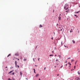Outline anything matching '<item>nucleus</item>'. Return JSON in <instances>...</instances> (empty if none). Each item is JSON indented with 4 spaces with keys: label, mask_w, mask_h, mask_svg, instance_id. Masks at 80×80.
<instances>
[{
    "label": "nucleus",
    "mask_w": 80,
    "mask_h": 80,
    "mask_svg": "<svg viewBox=\"0 0 80 80\" xmlns=\"http://www.w3.org/2000/svg\"><path fill=\"white\" fill-rule=\"evenodd\" d=\"M70 32H71V31H70Z\"/></svg>",
    "instance_id": "53"
},
{
    "label": "nucleus",
    "mask_w": 80,
    "mask_h": 80,
    "mask_svg": "<svg viewBox=\"0 0 80 80\" xmlns=\"http://www.w3.org/2000/svg\"><path fill=\"white\" fill-rule=\"evenodd\" d=\"M79 12H80V11L77 12H75V13H79Z\"/></svg>",
    "instance_id": "14"
},
{
    "label": "nucleus",
    "mask_w": 80,
    "mask_h": 80,
    "mask_svg": "<svg viewBox=\"0 0 80 80\" xmlns=\"http://www.w3.org/2000/svg\"><path fill=\"white\" fill-rule=\"evenodd\" d=\"M55 67H56V66H55Z\"/></svg>",
    "instance_id": "57"
},
{
    "label": "nucleus",
    "mask_w": 80,
    "mask_h": 80,
    "mask_svg": "<svg viewBox=\"0 0 80 80\" xmlns=\"http://www.w3.org/2000/svg\"><path fill=\"white\" fill-rule=\"evenodd\" d=\"M57 75L58 76H59V74H58Z\"/></svg>",
    "instance_id": "38"
},
{
    "label": "nucleus",
    "mask_w": 80,
    "mask_h": 80,
    "mask_svg": "<svg viewBox=\"0 0 80 80\" xmlns=\"http://www.w3.org/2000/svg\"><path fill=\"white\" fill-rule=\"evenodd\" d=\"M80 80V78H78V79H77V80Z\"/></svg>",
    "instance_id": "17"
},
{
    "label": "nucleus",
    "mask_w": 80,
    "mask_h": 80,
    "mask_svg": "<svg viewBox=\"0 0 80 80\" xmlns=\"http://www.w3.org/2000/svg\"><path fill=\"white\" fill-rule=\"evenodd\" d=\"M23 60L24 61H26V60H27V59H24Z\"/></svg>",
    "instance_id": "19"
},
{
    "label": "nucleus",
    "mask_w": 80,
    "mask_h": 80,
    "mask_svg": "<svg viewBox=\"0 0 80 80\" xmlns=\"http://www.w3.org/2000/svg\"><path fill=\"white\" fill-rule=\"evenodd\" d=\"M59 28H60V27H59Z\"/></svg>",
    "instance_id": "58"
},
{
    "label": "nucleus",
    "mask_w": 80,
    "mask_h": 80,
    "mask_svg": "<svg viewBox=\"0 0 80 80\" xmlns=\"http://www.w3.org/2000/svg\"><path fill=\"white\" fill-rule=\"evenodd\" d=\"M74 62V60H72L71 61V62Z\"/></svg>",
    "instance_id": "18"
},
{
    "label": "nucleus",
    "mask_w": 80,
    "mask_h": 80,
    "mask_svg": "<svg viewBox=\"0 0 80 80\" xmlns=\"http://www.w3.org/2000/svg\"><path fill=\"white\" fill-rule=\"evenodd\" d=\"M60 31H62V29H61Z\"/></svg>",
    "instance_id": "33"
},
{
    "label": "nucleus",
    "mask_w": 80,
    "mask_h": 80,
    "mask_svg": "<svg viewBox=\"0 0 80 80\" xmlns=\"http://www.w3.org/2000/svg\"><path fill=\"white\" fill-rule=\"evenodd\" d=\"M14 74H15V73L14 72H13L12 75H14Z\"/></svg>",
    "instance_id": "25"
},
{
    "label": "nucleus",
    "mask_w": 80,
    "mask_h": 80,
    "mask_svg": "<svg viewBox=\"0 0 80 80\" xmlns=\"http://www.w3.org/2000/svg\"><path fill=\"white\" fill-rule=\"evenodd\" d=\"M63 67V65H62V66L61 67V68H62Z\"/></svg>",
    "instance_id": "34"
},
{
    "label": "nucleus",
    "mask_w": 80,
    "mask_h": 80,
    "mask_svg": "<svg viewBox=\"0 0 80 80\" xmlns=\"http://www.w3.org/2000/svg\"><path fill=\"white\" fill-rule=\"evenodd\" d=\"M55 56H57V55L56 54H55Z\"/></svg>",
    "instance_id": "48"
},
{
    "label": "nucleus",
    "mask_w": 80,
    "mask_h": 80,
    "mask_svg": "<svg viewBox=\"0 0 80 80\" xmlns=\"http://www.w3.org/2000/svg\"><path fill=\"white\" fill-rule=\"evenodd\" d=\"M13 72V70H12L11 71H10L8 73V74H10V73H12Z\"/></svg>",
    "instance_id": "3"
},
{
    "label": "nucleus",
    "mask_w": 80,
    "mask_h": 80,
    "mask_svg": "<svg viewBox=\"0 0 80 80\" xmlns=\"http://www.w3.org/2000/svg\"><path fill=\"white\" fill-rule=\"evenodd\" d=\"M42 25H41V24H40V26H39V28H41V27L42 28Z\"/></svg>",
    "instance_id": "7"
},
{
    "label": "nucleus",
    "mask_w": 80,
    "mask_h": 80,
    "mask_svg": "<svg viewBox=\"0 0 80 80\" xmlns=\"http://www.w3.org/2000/svg\"><path fill=\"white\" fill-rule=\"evenodd\" d=\"M38 61H40V58H39L38 59Z\"/></svg>",
    "instance_id": "24"
},
{
    "label": "nucleus",
    "mask_w": 80,
    "mask_h": 80,
    "mask_svg": "<svg viewBox=\"0 0 80 80\" xmlns=\"http://www.w3.org/2000/svg\"><path fill=\"white\" fill-rule=\"evenodd\" d=\"M75 67H76L75 66L74 67V69H75Z\"/></svg>",
    "instance_id": "26"
},
{
    "label": "nucleus",
    "mask_w": 80,
    "mask_h": 80,
    "mask_svg": "<svg viewBox=\"0 0 80 80\" xmlns=\"http://www.w3.org/2000/svg\"><path fill=\"white\" fill-rule=\"evenodd\" d=\"M73 70L72 69H71V71H73Z\"/></svg>",
    "instance_id": "32"
},
{
    "label": "nucleus",
    "mask_w": 80,
    "mask_h": 80,
    "mask_svg": "<svg viewBox=\"0 0 80 80\" xmlns=\"http://www.w3.org/2000/svg\"><path fill=\"white\" fill-rule=\"evenodd\" d=\"M15 59L14 58L13 59V60H14Z\"/></svg>",
    "instance_id": "56"
},
{
    "label": "nucleus",
    "mask_w": 80,
    "mask_h": 80,
    "mask_svg": "<svg viewBox=\"0 0 80 80\" xmlns=\"http://www.w3.org/2000/svg\"><path fill=\"white\" fill-rule=\"evenodd\" d=\"M35 66H36V67H37V65H35Z\"/></svg>",
    "instance_id": "55"
},
{
    "label": "nucleus",
    "mask_w": 80,
    "mask_h": 80,
    "mask_svg": "<svg viewBox=\"0 0 80 80\" xmlns=\"http://www.w3.org/2000/svg\"><path fill=\"white\" fill-rule=\"evenodd\" d=\"M64 8L65 10H67L68 8V5L67 4H66L64 6Z\"/></svg>",
    "instance_id": "1"
},
{
    "label": "nucleus",
    "mask_w": 80,
    "mask_h": 80,
    "mask_svg": "<svg viewBox=\"0 0 80 80\" xmlns=\"http://www.w3.org/2000/svg\"><path fill=\"white\" fill-rule=\"evenodd\" d=\"M20 75L22 77V72H20Z\"/></svg>",
    "instance_id": "8"
},
{
    "label": "nucleus",
    "mask_w": 80,
    "mask_h": 80,
    "mask_svg": "<svg viewBox=\"0 0 80 80\" xmlns=\"http://www.w3.org/2000/svg\"><path fill=\"white\" fill-rule=\"evenodd\" d=\"M6 68H7V66L6 67Z\"/></svg>",
    "instance_id": "49"
},
{
    "label": "nucleus",
    "mask_w": 80,
    "mask_h": 80,
    "mask_svg": "<svg viewBox=\"0 0 80 80\" xmlns=\"http://www.w3.org/2000/svg\"><path fill=\"white\" fill-rule=\"evenodd\" d=\"M13 68V67L12 68H10L11 69H12V68Z\"/></svg>",
    "instance_id": "40"
},
{
    "label": "nucleus",
    "mask_w": 80,
    "mask_h": 80,
    "mask_svg": "<svg viewBox=\"0 0 80 80\" xmlns=\"http://www.w3.org/2000/svg\"><path fill=\"white\" fill-rule=\"evenodd\" d=\"M52 53H54V51H52Z\"/></svg>",
    "instance_id": "23"
},
{
    "label": "nucleus",
    "mask_w": 80,
    "mask_h": 80,
    "mask_svg": "<svg viewBox=\"0 0 80 80\" xmlns=\"http://www.w3.org/2000/svg\"><path fill=\"white\" fill-rule=\"evenodd\" d=\"M17 66H18V68H19V66L18 65Z\"/></svg>",
    "instance_id": "31"
},
{
    "label": "nucleus",
    "mask_w": 80,
    "mask_h": 80,
    "mask_svg": "<svg viewBox=\"0 0 80 80\" xmlns=\"http://www.w3.org/2000/svg\"><path fill=\"white\" fill-rule=\"evenodd\" d=\"M26 80H28V78H26Z\"/></svg>",
    "instance_id": "41"
},
{
    "label": "nucleus",
    "mask_w": 80,
    "mask_h": 80,
    "mask_svg": "<svg viewBox=\"0 0 80 80\" xmlns=\"http://www.w3.org/2000/svg\"><path fill=\"white\" fill-rule=\"evenodd\" d=\"M11 55V54H9L7 56V57H9V56H10V55Z\"/></svg>",
    "instance_id": "13"
},
{
    "label": "nucleus",
    "mask_w": 80,
    "mask_h": 80,
    "mask_svg": "<svg viewBox=\"0 0 80 80\" xmlns=\"http://www.w3.org/2000/svg\"><path fill=\"white\" fill-rule=\"evenodd\" d=\"M57 25H58V24H57Z\"/></svg>",
    "instance_id": "52"
},
{
    "label": "nucleus",
    "mask_w": 80,
    "mask_h": 80,
    "mask_svg": "<svg viewBox=\"0 0 80 80\" xmlns=\"http://www.w3.org/2000/svg\"><path fill=\"white\" fill-rule=\"evenodd\" d=\"M72 42H73V43H75V41H74L73 40H72Z\"/></svg>",
    "instance_id": "10"
},
{
    "label": "nucleus",
    "mask_w": 80,
    "mask_h": 80,
    "mask_svg": "<svg viewBox=\"0 0 80 80\" xmlns=\"http://www.w3.org/2000/svg\"><path fill=\"white\" fill-rule=\"evenodd\" d=\"M49 56H50V57H51L52 56H53V54H50Z\"/></svg>",
    "instance_id": "15"
},
{
    "label": "nucleus",
    "mask_w": 80,
    "mask_h": 80,
    "mask_svg": "<svg viewBox=\"0 0 80 80\" xmlns=\"http://www.w3.org/2000/svg\"><path fill=\"white\" fill-rule=\"evenodd\" d=\"M78 75H80V72L79 71H78Z\"/></svg>",
    "instance_id": "12"
},
{
    "label": "nucleus",
    "mask_w": 80,
    "mask_h": 80,
    "mask_svg": "<svg viewBox=\"0 0 80 80\" xmlns=\"http://www.w3.org/2000/svg\"><path fill=\"white\" fill-rule=\"evenodd\" d=\"M39 80H40V78H39Z\"/></svg>",
    "instance_id": "47"
},
{
    "label": "nucleus",
    "mask_w": 80,
    "mask_h": 80,
    "mask_svg": "<svg viewBox=\"0 0 80 80\" xmlns=\"http://www.w3.org/2000/svg\"><path fill=\"white\" fill-rule=\"evenodd\" d=\"M56 62H59V60H58V59H57V60H56Z\"/></svg>",
    "instance_id": "11"
},
{
    "label": "nucleus",
    "mask_w": 80,
    "mask_h": 80,
    "mask_svg": "<svg viewBox=\"0 0 80 80\" xmlns=\"http://www.w3.org/2000/svg\"><path fill=\"white\" fill-rule=\"evenodd\" d=\"M71 59V58H68V60L69 59Z\"/></svg>",
    "instance_id": "21"
},
{
    "label": "nucleus",
    "mask_w": 80,
    "mask_h": 80,
    "mask_svg": "<svg viewBox=\"0 0 80 80\" xmlns=\"http://www.w3.org/2000/svg\"><path fill=\"white\" fill-rule=\"evenodd\" d=\"M53 38H51V39H52V40H53Z\"/></svg>",
    "instance_id": "39"
},
{
    "label": "nucleus",
    "mask_w": 80,
    "mask_h": 80,
    "mask_svg": "<svg viewBox=\"0 0 80 80\" xmlns=\"http://www.w3.org/2000/svg\"><path fill=\"white\" fill-rule=\"evenodd\" d=\"M39 75V74H37L36 75V77H38V76Z\"/></svg>",
    "instance_id": "6"
},
{
    "label": "nucleus",
    "mask_w": 80,
    "mask_h": 80,
    "mask_svg": "<svg viewBox=\"0 0 80 80\" xmlns=\"http://www.w3.org/2000/svg\"><path fill=\"white\" fill-rule=\"evenodd\" d=\"M53 33H54V35H55V32H54Z\"/></svg>",
    "instance_id": "37"
},
{
    "label": "nucleus",
    "mask_w": 80,
    "mask_h": 80,
    "mask_svg": "<svg viewBox=\"0 0 80 80\" xmlns=\"http://www.w3.org/2000/svg\"><path fill=\"white\" fill-rule=\"evenodd\" d=\"M46 68H44V70H46Z\"/></svg>",
    "instance_id": "30"
},
{
    "label": "nucleus",
    "mask_w": 80,
    "mask_h": 80,
    "mask_svg": "<svg viewBox=\"0 0 80 80\" xmlns=\"http://www.w3.org/2000/svg\"><path fill=\"white\" fill-rule=\"evenodd\" d=\"M57 65H58V64H57Z\"/></svg>",
    "instance_id": "59"
},
{
    "label": "nucleus",
    "mask_w": 80,
    "mask_h": 80,
    "mask_svg": "<svg viewBox=\"0 0 80 80\" xmlns=\"http://www.w3.org/2000/svg\"><path fill=\"white\" fill-rule=\"evenodd\" d=\"M33 61L34 62H35V59H34V58H33Z\"/></svg>",
    "instance_id": "29"
},
{
    "label": "nucleus",
    "mask_w": 80,
    "mask_h": 80,
    "mask_svg": "<svg viewBox=\"0 0 80 80\" xmlns=\"http://www.w3.org/2000/svg\"><path fill=\"white\" fill-rule=\"evenodd\" d=\"M12 80H15V79H14V78H12Z\"/></svg>",
    "instance_id": "36"
},
{
    "label": "nucleus",
    "mask_w": 80,
    "mask_h": 80,
    "mask_svg": "<svg viewBox=\"0 0 80 80\" xmlns=\"http://www.w3.org/2000/svg\"><path fill=\"white\" fill-rule=\"evenodd\" d=\"M68 11H66V12H69V9L68 10Z\"/></svg>",
    "instance_id": "16"
},
{
    "label": "nucleus",
    "mask_w": 80,
    "mask_h": 80,
    "mask_svg": "<svg viewBox=\"0 0 80 80\" xmlns=\"http://www.w3.org/2000/svg\"><path fill=\"white\" fill-rule=\"evenodd\" d=\"M69 68H71V66H70V65L69 66Z\"/></svg>",
    "instance_id": "22"
},
{
    "label": "nucleus",
    "mask_w": 80,
    "mask_h": 80,
    "mask_svg": "<svg viewBox=\"0 0 80 80\" xmlns=\"http://www.w3.org/2000/svg\"><path fill=\"white\" fill-rule=\"evenodd\" d=\"M65 63H67V61Z\"/></svg>",
    "instance_id": "54"
},
{
    "label": "nucleus",
    "mask_w": 80,
    "mask_h": 80,
    "mask_svg": "<svg viewBox=\"0 0 80 80\" xmlns=\"http://www.w3.org/2000/svg\"><path fill=\"white\" fill-rule=\"evenodd\" d=\"M15 55H16L17 56H18L19 55V54L18 53H17L15 54Z\"/></svg>",
    "instance_id": "4"
},
{
    "label": "nucleus",
    "mask_w": 80,
    "mask_h": 80,
    "mask_svg": "<svg viewBox=\"0 0 80 80\" xmlns=\"http://www.w3.org/2000/svg\"><path fill=\"white\" fill-rule=\"evenodd\" d=\"M64 47H66V46H65V45H64Z\"/></svg>",
    "instance_id": "44"
},
{
    "label": "nucleus",
    "mask_w": 80,
    "mask_h": 80,
    "mask_svg": "<svg viewBox=\"0 0 80 80\" xmlns=\"http://www.w3.org/2000/svg\"><path fill=\"white\" fill-rule=\"evenodd\" d=\"M75 15V16L77 18V17H78V16H77V15Z\"/></svg>",
    "instance_id": "20"
},
{
    "label": "nucleus",
    "mask_w": 80,
    "mask_h": 80,
    "mask_svg": "<svg viewBox=\"0 0 80 80\" xmlns=\"http://www.w3.org/2000/svg\"><path fill=\"white\" fill-rule=\"evenodd\" d=\"M60 16H59V17H58V20H59V21H60L61 20V17H60Z\"/></svg>",
    "instance_id": "2"
},
{
    "label": "nucleus",
    "mask_w": 80,
    "mask_h": 80,
    "mask_svg": "<svg viewBox=\"0 0 80 80\" xmlns=\"http://www.w3.org/2000/svg\"><path fill=\"white\" fill-rule=\"evenodd\" d=\"M54 10H53V12H54Z\"/></svg>",
    "instance_id": "45"
},
{
    "label": "nucleus",
    "mask_w": 80,
    "mask_h": 80,
    "mask_svg": "<svg viewBox=\"0 0 80 80\" xmlns=\"http://www.w3.org/2000/svg\"><path fill=\"white\" fill-rule=\"evenodd\" d=\"M68 63L69 64V65H71V64H70L69 62Z\"/></svg>",
    "instance_id": "27"
},
{
    "label": "nucleus",
    "mask_w": 80,
    "mask_h": 80,
    "mask_svg": "<svg viewBox=\"0 0 80 80\" xmlns=\"http://www.w3.org/2000/svg\"><path fill=\"white\" fill-rule=\"evenodd\" d=\"M17 61H15V64L16 68H17Z\"/></svg>",
    "instance_id": "5"
},
{
    "label": "nucleus",
    "mask_w": 80,
    "mask_h": 80,
    "mask_svg": "<svg viewBox=\"0 0 80 80\" xmlns=\"http://www.w3.org/2000/svg\"><path fill=\"white\" fill-rule=\"evenodd\" d=\"M71 30H72L71 31L72 32L73 31H72V29H71Z\"/></svg>",
    "instance_id": "35"
},
{
    "label": "nucleus",
    "mask_w": 80,
    "mask_h": 80,
    "mask_svg": "<svg viewBox=\"0 0 80 80\" xmlns=\"http://www.w3.org/2000/svg\"><path fill=\"white\" fill-rule=\"evenodd\" d=\"M33 70H34V73H36V72H35V69H33Z\"/></svg>",
    "instance_id": "9"
},
{
    "label": "nucleus",
    "mask_w": 80,
    "mask_h": 80,
    "mask_svg": "<svg viewBox=\"0 0 80 80\" xmlns=\"http://www.w3.org/2000/svg\"><path fill=\"white\" fill-rule=\"evenodd\" d=\"M67 64H66V66H67Z\"/></svg>",
    "instance_id": "43"
},
{
    "label": "nucleus",
    "mask_w": 80,
    "mask_h": 80,
    "mask_svg": "<svg viewBox=\"0 0 80 80\" xmlns=\"http://www.w3.org/2000/svg\"><path fill=\"white\" fill-rule=\"evenodd\" d=\"M18 60H19V59H18Z\"/></svg>",
    "instance_id": "46"
},
{
    "label": "nucleus",
    "mask_w": 80,
    "mask_h": 80,
    "mask_svg": "<svg viewBox=\"0 0 80 80\" xmlns=\"http://www.w3.org/2000/svg\"><path fill=\"white\" fill-rule=\"evenodd\" d=\"M61 44H62V42H61Z\"/></svg>",
    "instance_id": "50"
},
{
    "label": "nucleus",
    "mask_w": 80,
    "mask_h": 80,
    "mask_svg": "<svg viewBox=\"0 0 80 80\" xmlns=\"http://www.w3.org/2000/svg\"><path fill=\"white\" fill-rule=\"evenodd\" d=\"M58 56V57H59V58H60V57H61V56H60V55H59Z\"/></svg>",
    "instance_id": "28"
},
{
    "label": "nucleus",
    "mask_w": 80,
    "mask_h": 80,
    "mask_svg": "<svg viewBox=\"0 0 80 80\" xmlns=\"http://www.w3.org/2000/svg\"><path fill=\"white\" fill-rule=\"evenodd\" d=\"M67 20H68V18Z\"/></svg>",
    "instance_id": "51"
},
{
    "label": "nucleus",
    "mask_w": 80,
    "mask_h": 80,
    "mask_svg": "<svg viewBox=\"0 0 80 80\" xmlns=\"http://www.w3.org/2000/svg\"><path fill=\"white\" fill-rule=\"evenodd\" d=\"M76 63H77V61L75 62V64H76Z\"/></svg>",
    "instance_id": "42"
}]
</instances>
